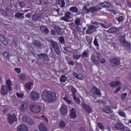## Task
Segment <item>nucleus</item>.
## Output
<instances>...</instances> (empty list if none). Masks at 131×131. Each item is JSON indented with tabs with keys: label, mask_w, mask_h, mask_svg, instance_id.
Segmentation results:
<instances>
[{
	"label": "nucleus",
	"mask_w": 131,
	"mask_h": 131,
	"mask_svg": "<svg viewBox=\"0 0 131 131\" xmlns=\"http://www.w3.org/2000/svg\"><path fill=\"white\" fill-rule=\"evenodd\" d=\"M118 114L121 117H126V115H125V112L123 110L119 111L118 112Z\"/></svg>",
	"instance_id": "39"
},
{
	"label": "nucleus",
	"mask_w": 131,
	"mask_h": 131,
	"mask_svg": "<svg viewBox=\"0 0 131 131\" xmlns=\"http://www.w3.org/2000/svg\"><path fill=\"white\" fill-rule=\"evenodd\" d=\"M97 125L100 129H104V125H103V123L101 122H98L97 123Z\"/></svg>",
	"instance_id": "50"
},
{
	"label": "nucleus",
	"mask_w": 131,
	"mask_h": 131,
	"mask_svg": "<svg viewBox=\"0 0 131 131\" xmlns=\"http://www.w3.org/2000/svg\"><path fill=\"white\" fill-rule=\"evenodd\" d=\"M70 11L73 13H77L78 12V8L75 6L70 7Z\"/></svg>",
	"instance_id": "36"
},
{
	"label": "nucleus",
	"mask_w": 131,
	"mask_h": 131,
	"mask_svg": "<svg viewBox=\"0 0 131 131\" xmlns=\"http://www.w3.org/2000/svg\"><path fill=\"white\" fill-rule=\"evenodd\" d=\"M23 121H26L28 124H29L30 125H31L33 124L34 123V121H33V119L29 118V117L27 116H24L23 117Z\"/></svg>",
	"instance_id": "14"
},
{
	"label": "nucleus",
	"mask_w": 131,
	"mask_h": 131,
	"mask_svg": "<svg viewBox=\"0 0 131 131\" xmlns=\"http://www.w3.org/2000/svg\"><path fill=\"white\" fill-rule=\"evenodd\" d=\"M119 31L118 27H112L107 30V32L109 33H116V32H118Z\"/></svg>",
	"instance_id": "26"
},
{
	"label": "nucleus",
	"mask_w": 131,
	"mask_h": 131,
	"mask_svg": "<svg viewBox=\"0 0 131 131\" xmlns=\"http://www.w3.org/2000/svg\"><path fill=\"white\" fill-rule=\"evenodd\" d=\"M93 43L95 47H99V43L98 42V41H97V38L94 39Z\"/></svg>",
	"instance_id": "55"
},
{
	"label": "nucleus",
	"mask_w": 131,
	"mask_h": 131,
	"mask_svg": "<svg viewBox=\"0 0 131 131\" xmlns=\"http://www.w3.org/2000/svg\"><path fill=\"white\" fill-rule=\"evenodd\" d=\"M111 13H113V14H114V15H116V14H117V13L116 12V10H111Z\"/></svg>",
	"instance_id": "64"
},
{
	"label": "nucleus",
	"mask_w": 131,
	"mask_h": 131,
	"mask_svg": "<svg viewBox=\"0 0 131 131\" xmlns=\"http://www.w3.org/2000/svg\"><path fill=\"white\" fill-rule=\"evenodd\" d=\"M63 100H64V101H65L67 104H72V101L70 100H69V99H68V97H67V96H66V97H64L63 98Z\"/></svg>",
	"instance_id": "43"
},
{
	"label": "nucleus",
	"mask_w": 131,
	"mask_h": 131,
	"mask_svg": "<svg viewBox=\"0 0 131 131\" xmlns=\"http://www.w3.org/2000/svg\"><path fill=\"white\" fill-rule=\"evenodd\" d=\"M58 126L61 129L65 128V127H66V123L65 121L62 120L59 123Z\"/></svg>",
	"instance_id": "32"
},
{
	"label": "nucleus",
	"mask_w": 131,
	"mask_h": 131,
	"mask_svg": "<svg viewBox=\"0 0 131 131\" xmlns=\"http://www.w3.org/2000/svg\"><path fill=\"white\" fill-rule=\"evenodd\" d=\"M8 89L9 91H12V86H13V82L11 79H8L6 81V85H4Z\"/></svg>",
	"instance_id": "17"
},
{
	"label": "nucleus",
	"mask_w": 131,
	"mask_h": 131,
	"mask_svg": "<svg viewBox=\"0 0 131 131\" xmlns=\"http://www.w3.org/2000/svg\"><path fill=\"white\" fill-rule=\"evenodd\" d=\"M56 33H57V34H58V35H60L62 33V30H61V29L58 28L56 30Z\"/></svg>",
	"instance_id": "54"
},
{
	"label": "nucleus",
	"mask_w": 131,
	"mask_h": 131,
	"mask_svg": "<svg viewBox=\"0 0 131 131\" xmlns=\"http://www.w3.org/2000/svg\"><path fill=\"white\" fill-rule=\"evenodd\" d=\"M16 96L17 98H23L24 97V94L23 93H16Z\"/></svg>",
	"instance_id": "52"
},
{
	"label": "nucleus",
	"mask_w": 131,
	"mask_h": 131,
	"mask_svg": "<svg viewBox=\"0 0 131 131\" xmlns=\"http://www.w3.org/2000/svg\"><path fill=\"white\" fill-rule=\"evenodd\" d=\"M117 21L119 22V23H122L123 22V16H120L117 18Z\"/></svg>",
	"instance_id": "47"
},
{
	"label": "nucleus",
	"mask_w": 131,
	"mask_h": 131,
	"mask_svg": "<svg viewBox=\"0 0 131 131\" xmlns=\"http://www.w3.org/2000/svg\"><path fill=\"white\" fill-rule=\"evenodd\" d=\"M61 8H64L65 7V1L64 0L61 1Z\"/></svg>",
	"instance_id": "57"
},
{
	"label": "nucleus",
	"mask_w": 131,
	"mask_h": 131,
	"mask_svg": "<svg viewBox=\"0 0 131 131\" xmlns=\"http://www.w3.org/2000/svg\"><path fill=\"white\" fill-rule=\"evenodd\" d=\"M75 24L77 26L81 25V24H80V18L76 19V20H75Z\"/></svg>",
	"instance_id": "51"
},
{
	"label": "nucleus",
	"mask_w": 131,
	"mask_h": 131,
	"mask_svg": "<svg viewBox=\"0 0 131 131\" xmlns=\"http://www.w3.org/2000/svg\"><path fill=\"white\" fill-rule=\"evenodd\" d=\"M101 7H91L90 8V12L91 13H95L96 12H98L99 11H101Z\"/></svg>",
	"instance_id": "28"
},
{
	"label": "nucleus",
	"mask_w": 131,
	"mask_h": 131,
	"mask_svg": "<svg viewBox=\"0 0 131 131\" xmlns=\"http://www.w3.org/2000/svg\"><path fill=\"white\" fill-rule=\"evenodd\" d=\"M39 129L40 131H48V128L45 126V124L43 123L40 124Z\"/></svg>",
	"instance_id": "30"
},
{
	"label": "nucleus",
	"mask_w": 131,
	"mask_h": 131,
	"mask_svg": "<svg viewBox=\"0 0 131 131\" xmlns=\"http://www.w3.org/2000/svg\"><path fill=\"white\" fill-rule=\"evenodd\" d=\"M23 15H24V13L18 12L15 14V17L16 18H21V17L23 16Z\"/></svg>",
	"instance_id": "49"
},
{
	"label": "nucleus",
	"mask_w": 131,
	"mask_h": 131,
	"mask_svg": "<svg viewBox=\"0 0 131 131\" xmlns=\"http://www.w3.org/2000/svg\"><path fill=\"white\" fill-rule=\"evenodd\" d=\"M61 19L65 22H69V20L71 19V12L67 11L64 13V16L61 17Z\"/></svg>",
	"instance_id": "11"
},
{
	"label": "nucleus",
	"mask_w": 131,
	"mask_h": 131,
	"mask_svg": "<svg viewBox=\"0 0 131 131\" xmlns=\"http://www.w3.org/2000/svg\"><path fill=\"white\" fill-rule=\"evenodd\" d=\"M7 120L9 124H13L15 121H17V116L15 114L10 115L8 117Z\"/></svg>",
	"instance_id": "8"
},
{
	"label": "nucleus",
	"mask_w": 131,
	"mask_h": 131,
	"mask_svg": "<svg viewBox=\"0 0 131 131\" xmlns=\"http://www.w3.org/2000/svg\"><path fill=\"white\" fill-rule=\"evenodd\" d=\"M121 90V86L120 85H119L117 87V88L114 91V93L118 94V93H119V91H120Z\"/></svg>",
	"instance_id": "46"
},
{
	"label": "nucleus",
	"mask_w": 131,
	"mask_h": 131,
	"mask_svg": "<svg viewBox=\"0 0 131 131\" xmlns=\"http://www.w3.org/2000/svg\"><path fill=\"white\" fill-rule=\"evenodd\" d=\"M84 10H85L87 12V13H90V8L89 9L86 6H84Z\"/></svg>",
	"instance_id": "59"
},
{
	"label": "nucleus",
	"mask_w": 131,
	"mask_h": 131,
	"mask_svg": "<svg viewBox=\"0 0 131 131\" xmlns=\"http://www.w3.org/2000/svg\"><path fill=\"white\" fill-rule=\"evenodd\" d=\"M17 131H27L28 130V127L25 125H19L17 128Z\"/></svg>",
	"instance_id": "25"
},
{
	"label": "nucleus",
	"mask_w": 131,
	"mask_h": 131,
	"mask_svg": "<svg viewBox=\"0 0 131 131\" xmlns=\"http://www.w3.org/2000/svg\"><path fill=\"white\" fill-rule=\"evenodd\" d=\"M92 91H94V94H96L97 96H100L101 97L102 96V93H101V90L98 89L95 86H94L92 88Z\"/></svg>",
	"instance_id": "22"
},
{
	"label": "nucleus",
	"mask_w": 131,
	"mask_h": 131,
	"mask_svg": "<svg viewBox=\"0 0 131 131\" xmlns=\"http://www.w3.org/2000/svg\"><path fill=\"white\" fill-rule=\"evenodd\" d=\"M73 76L75 78H76V79H79V80H82V79H83V77L81 74L74 72Z\"/></svg>",
	"instance_id": "27"
},
{
	"label": "nucleus",
	"mask_w": 131,
	"mask_h": 131,
	"mask_svg": "<svg viewBox=\"0 0 131 131\" xmlns=\"http://www.w3.org/2000/svg\"><path fill=\"white\" fill-rule=\"evenodd\" d=\"M97 59L98 60V62L101 64H105L106 63V60L102 57L98 56Z\"/></svg>",
	"instance_id": "38"
},
{
	"label": "nucleus",
	"mask_w": 131,
	"mask_h": 131,
	"mask_svg": "<svg viewBox=\"0 0 131 131\" xmlns=\"http://www.w3.org/2000/svg\"><path fill=\"white\" fill-rule=\"evenodd\" d=\"M110 63L113 67L118 66V65H120V59L118 58H112L110 60Z\"/></svg>",
	"instance_id": "7"
},
{
	"label": "nucleus",
	"mask_w": 131,
	"mask_h": 131,
	"mask_svg": "<svg viewBox=\"0 0 131 131\" xmlns=\"http://www.w3.org/2000/svg\"><path fill=\"white\" fill-rule=\"evenodd\" d=\"M70 116L71 119H75L77 117V115H76V111H75V108H72L70 112Z\"/></svg>",
	"instance_id": "20"
},
{
	"label": "nucleus",
	"mask_w": 131,
	"mask_h": 131,
	"mask_svg": "<svg viewBox=\"0 0 131 131\" xmlns=\"http://www.w3.org/2000/svg\"><path fill=\"white\" fill-rule=\"evenodd\" d=\"M82 106L83 107V109L85 110L86 113H89V114H90V113L92 112V108H91L90 105L86 104L83 103L82 104Z\"/></svg>",
	"instance_id": "23"
},
{
	"label": "nucleus",
	"mask_w": 131,
	"mask_h": 131,
	"mask_svg": "<svg viewBox=\"0 0 131 131\" xmlns=\"http://www.w3.org/2000/svg\"><path fill=\"white\" fill-rule=\"evenodd\" d=\"M0 12L2 13V15L4 16L5 17H8V16H9L8 12H7V11L3 9H1Z\"/></svg>",
	"instance_id": "40"
},
{
	"label": "nucleus",
	"mask_w": 131,
	"mask_h": 131,
	"mask_svg": "<svg viewBox=\"0 0 131 131\" xmlns=\"http://www.w3.org/2000/svg\"><path fill=\"white\" fill-rule=\"evenodd\" d=\"M109 5L110 4L107 2H103L100 4V6L101 7H103V8H109Z\"/></svg>",
	"instance_id": "41"
},
{
	"label": "nucleus",
	"mask_w": 131,
	"mask_h": 131,
	"mask_svg": "<svg viewBox=\"0 0 131 131\" xmlns=\"http://www.w3.org/2000/svg\"><path fill=\"white\" fill-rule=\"evenodd\" d=\"M67 77L64 75L61 76L60 78L59 79V81L60 82H66V80H67Z\"/></svg>",
	"instance_id": "35"
},
{
	"label": "nucleus",
	"mask_w": 131,
	"mask_h": 131,
	"mask_svg": "<svg viewBox=\"0 0 131 131\" xmlns=\"http://www.w3.org/2000/svg\"><path fill=\"white\" fill-rule=\"evenodd\" d=\"M91 60L93 63L95 64V65H99L100 64L99 61H98L97 59H96V56L94 55H91Z\"/></svg>",
	"instance_id": "29"
},
{
	"label": "nucleus",
	"mask_w": 131,
	"mask_h": 131,
	"mask_svg": "<svg viewBox=\"0 0 131 131\" xmlns=\"http://www.w3.org/2000/svg\"><path fill=\"white\" fill-rule=\"evenodd\" d=\"M2 55L4 58H5L6 60L10 59V53L7 52H4L2 53Z\"/></svg>",
	"instance_id": "33"
},
{
	"label": "nucleus",
	"mask_w": 131,
	"mask_h": 131,
	"mask_svg": "<svg viewBox=\"0 0 131 131\" xmlns=\"http://www.w3.org/2000/svg\"><path fill=\"white\" fill-rule=\"evenodd\" d=\"M81 56L82 58H89V53H88L86 51H84V52H82V55H81Z\"/></svg>",
	"instance_id": "44"
},
{
	"label": "nucleus",
	"mask_w": 131,
	"mask_h": 131,
	"mask_svg": "<svg viewBox=\"0 0 131 131\" xmlns=\"http://www.w3.org/2000/svg\"><path fill=\"white\" fill-rule=\"evenodd\" d=\"M121 84L122 83H121V82H120V81L116 80V81L111 82L110 83V86H111V88H116L117 85H121Z\"/></svg>",
	"instance_id": "21"
},
{
	"label": "nucleus",
	"mask_w": 131,
	"mask_h": 131,
	"mask_svg": "<svg viewBox=\"0 0 131 131\" xmlns=\"http://www.w3.org/2000/svg\"><path fill=\"white\" fill-rule=\"evenodd\" d=\"M31 16V15L30 14V13H27L26 15H25L26 18H30Z\"/></svg>",
	"instance_id": "63"
},
{
	"label": "nucleus",
	"mask_w": 131,
	"mask_h": 131,
	"mask_svg": "<svg viewBox=\"0 0 131 131\" xmlns=\"http://www.w3.org/2000/svg\"><path fill=\"white\" fill-rule=\"evenodd\" d=\"M50 42L52 45V48H53L57 55L61 56V50L57 42L54 41V40H50Z\"/></svg>",
	"instance_id": "2"
},
{
	"label": "nucleus",
	"mask_w": 131,
	"mask_h": 131,
	"mask_svg": "<svg viewBox=\"0 0 131 131\" xmlns=\"http://www.w3.org/2000/svg\"><path fill=\"white\" fill-rule=\"evenodd\" d=\"M15 71L17 72V73H21V69L19 68H15L14 69Z\"/></svg>",
	"instance_id": "56"
},
{
	"label": "nucleus",
	"mask_w": 131,
	"mask_h": 131,
	"mask_svg": "<svg viewBox=\"0 0 131 131\" xmlns=\"http://www.w3.org/2000/svg\"><path fill=\"white\" fill-rule=\"evenodd\" d=\"M28 107V103L26 101H23L20 104V106L19 108L20 111L21 112H25V111L27 110V107Z\"/></svg>",
	"instance_id": "13"
},
{
	"label": "nucleus",
	"mask_w": 131,
	"mask_h": 131,
	"mask_svg": "<svg viewBox=\"0 0 131 131\" xmlns=\"http://www.w3.org/2000/svg\"><path fill=\"white\" fill-rule=\"evenodd\" d=\"M93 25L95 27V29H99V30H102V28L106 29L107 26L105 25V24H103V23H99L98 21H94L92 23Z\"/></svg>",
	"instance_id": "6"
},
{
	"label": "nucleus",
	"mask_w": 131,
	"mask_h": 131,
	"mask_svg": "<svg viewBox=\"0 0 131 131\" xmlns=\"http://www.w3.org/2000/svg\"><path fill=\"white\" fill-rule=\"evenodd\" d=\"M68 64H69V65H72V66H74L75 63H74V61H70L68 62Z\"/></svg>",
	"instance_id": "60"
},
{
	"label": "nucleus",
	"mask_w": 131,
	"mask_h": 131,
	"mask_svg": "<svg viewBox=\"0 0 131 131\" xmlns=\"http://www.w3.org/2000/svg\"><path fill=\"white\" fill-rule=\"evenodd\" d=\"M41 110V106L37 104H32L30 107V111L32 113H39Z\"/></svg>",
	"instance_id": "3"
},
{
	"label": "nucleus",
	"mask_w": 131,
	"mask_h": 131,
	"mask_svg": "<svg viewBox=\"0 0 131 131\" xmlns=\"http://www.w3.org/2000/svg\"><path fill=\"white\" fill-rule=\"evenodd\" d=\"M86 41L88 42L89 45H92V42H93V39H86Z\"/></svg>",
	"instance_id": "58"
},
{
	"label": "nucleus",
	"mask_w": 131,
	"mask_h": 131,
	"mask_svg": "<svg viewBox=\"0 0 131 131\" xmlns=\"http://www.w3.org/2000/svg\"><path fill=\"white\" fill-rule=\"evenodd\" d=\"M43 32H45V33H48V32H50V31L49 30V29L46 28L45 29L43 30Z\"/></svg>",
	"instance_id": "61"
},
{
	"label": "nucleus",
	"mask_w": 131,
	"mask_h": 131,
	"mask_svg": "<svg viewBox=\"0 0 131 131\" xmlns=\"http://www.w3.org/2000/svg\"><path fill=\"white\" fill-rule=\"evenodd\" d=\"M115 129L117 130L124 131L125 129L124 126L121 123H117L114 126Z\"/></svg>",
	"instance_id": "16"
},
{
	"label": "nucleus",
	"mask_w": 131,
	"mask_h": 131,
	"mask_svg": "<svg viewBox=\"0 0 131 131\" xmlns=\"http://www.w3.org/2000/svg\"><path fill=\"white\" fill-rule=\"evenodd\" d=\"M18 6L20 7V8H24V7H25V4L24 3V2H20L18 3Z\"/></svg>",
	"instance_id": "53"
},
{
	"label": "nucleus",
	"mask_w": 131,
	"mask_h": 131,
	"mask_svg": "<svg viewBox=\"0 0 131 131\" xmlns=\"http://www.w3.org/2000/svg\"><path fill=\"white\" fill-rule=\"evenodd\" d=\"M51 34L56 35V31H55V30H51Z\"/></svg>",
	"instance_id": "62"
},
{
	"label": "nucleus",
	"mask_w": 131,
	"mask_h": 131,
	"mask_svg": "<svg viewBox=\"0 0 131 131\" xmlns=\"http://www.w3.org/2000/svg\"><path fill=\"white\" fill-rule=\"evenodd\" d=\"M30 97L31 101H38L39 99V93L37 91H32L30 94Z\"/></svg>",
	"instance_id": "4"
},
{
	"label": "nucleus",
	"mask_w": 131,
	"mask_h": 131,
	"mask_svg": "<svg viewBox=\"0 0 131 131\" xmlns=\"http://www.w3.org/2000/svg\"><path fill=\"white\" fill-rule=\"evenodd\" d=\"M94 29H96L95 26L90 25L88 26V29L86 31V34H93L94 33Z\"/></svg>",
	"instance_id": "19"
},
{
	"label": "nucleus",
	"mask_w": 131,
	"mask_h": 131,
	"mask_svg": "<svg viewBox=\"0 0 131 131\" xmlns=\"http://www.w3.org/2000/svg\"><path fill=\"white\" fill-rule=\"evenodd\" d=\"M34 47H36V48H41V43L39 41L36 40L34 42Z\"/></svg>",
	"instance_id": "37"
},
{
	"label": "nucleus",
	"mask_w": 131,
	"mask_h": 131,
	"mask_svg": "<svg viewBox=\"0 0 131 131\" xmlns=\"http://www.w3.org/2000/svg\"><path fill=\"white\" fill-rule=\"evenodd\" d=\"M42 99L45 102L52 104L56 102L57 100V94L53 91L45 90L42 92Z\"/></svg>",
	"instance_id": "1"
},
{
	"label": "nucleus",
	"mask_w": 131,
	"mask_h": 131,
	"mask_svg": "<svg viewBox=\"0 0 131 131\" xmlns=\"http://www.w3.org/2000/svg\"><path fill=\"white\" fill-rule=\"evenodd\" d=\"M60 110L62 115H66L68 112V108H67V106L65 104L61 105Z\"/></svg>",
	"instance_id": "18"
},
{
	"label": "nucleus",
	"mask_w": 131,
	"mask_h": 131,
	"mask_svg": "<svg viewBox=\"0 0 131 131\" xmlns=\"http://www.w3.org/2000/svg\"><path fill=\"white\" fill-rule=\"evenodd\" d=\"M31 86H32V82H31L27 83L25 84V89L26 90H28V91L31 90Z\"/></svg>",
	"instance_id": "34"
},
{
	"label": "nucleus",
	"mask_w": 131,
	"mask_h": 131,
	"mask_svg": "<svg viewBox=\"0 0 131 131\" xmlns=\"http://www.w3.org/2000/svg\"><path fill=\"white\" fill-rule=\"evenodd\" d=\"M71 91L73 94V98L74 100V102H75L76 104H78V105H79V104H80V99H79V98L76 97V92H77V91L74 86H72L71 88Z\"/></svg>",
	"instance_id": "5"
},
{
	"label": "nucleus",
	"mask_w": 131,
	"mask_h": 131,
	"mask_svg": "<svg viewBox=\"0 0 131 131\" xmlns=\"http://www.w3.org/2000/svg\"><path fill=\"white\" fill-rule=\"evenodd\" d=\"M9 93V89L4 85L1 86V94L2 96H6Z\"/></svg>",
	"instance_id": "15"
},
{
	"label": "nucleus",
	"mask_w": 131,
	"mask_h": 131,
	"mask_svg": "<svg viewBox=\"0 0 131 131\" xmlns=\"http://www.w3.org/2000/svg\"><path fill=\"white\" fill-rule=\"evenodd\" d=\"M80 57H81V54H80L75 53L73 54V58L74 60H79Z\"/></svg>",
	"instance_id": "31"
},
{
	"label": "nucleus",
	"mask_w": 131,
	"mask_h": 131,
	"mask_svg": "<svg viewBox=\"0 0 131 131\" xmlns=\"http://www.w3.org/2000/svg\"><path fill=\"white\" fill-rule=\"evenodd\" d=\"M0 41H1L2 43H3V45H4V46H7V45H8V43L7 38L1 34H0Z\"/></svg>",
	"instance_id": "24"
},
{
	"label": "nucleus",
	"mask_w": 131,
	"mask_h": 131,
	"mask_svg": "<svg viewBox=\"0 0 131 131\" xmlns=\"http://www.w3.org/2000/svg\"><path fill=\"white\" fill-rule=\"evenodd\" d=\"M120 41L122 43V45L127 49V50H130L131 49L130 42H129L128 41H126L125 38H124L123 40H120Z\"/></svg>",
	"instance_id": "12"
},
{
	"label": "nucleus",
	"mask_w": 131,
	"mask_h": 131,
	"mask_svg": "<svg viewBox=\"0 0 131 131\" xmlns=\"http://www.w3.org/2000/svg\"><path fill=\"white\" fill-rule=\"evenodd\" d=\"M127 96V93H122L121 94V99L122 101H124L125 100V98H126V96Z\"/></svg>",
	"instance_id": "45"
},
{
	"label": "nucleus",
	"mask_w": 131,
	"mask_h": 131,
	"mask_svg": "<svg viewBox=\"0 0 131 131\" xmlns=\"http://www.w3.org/2000/svg\"><path fill=\"white\" fill-rule=\"evenodd\" d=\"M19 78L20 81H25V79H26V77L25 76V74H23L19 76Z\"/></svg>",
	"instance_id": "42"
},
{
	"label": "nucleus",
	"mask_w": 131,
	"mask_h": 131,
	"mask_svg": "<svg viewBox=\"0 0 131 131\" xmlns=\"http://www.w3.org/2000/svg\"><path fill=\"white\" fill-rule=\"evenodd\" d=\"M103 112L107 114H112L113 113V107L109 105H105L102 108Z\"/></svg>",
	"instance_id": "9"
},
{
	"label": "nucleus",
	"mask_w": 131,
	"mask_h": 131,
	"mask_svg": "<svg viewBox=\"0 0 131 131\" xmlns=\"http://www.w3.org/2000/svg\"><path fill=\"white\" fill-rule=\"evenodd\" d=\"M38 57L40 60H43V62H46V61H50V57L47 54L41 53L40 54H38Z\"/></svg>",
	"instance_id": "10"
},
{
	"label": "nucleus",
	"mask_w": 131,
	"mask_h": 131,
	"mask_svg": "<svg viewBox=\"0 0 131 131\" xmlns=\"http://www.w3.org/2000/svg\"><path fill=\"white\" fill-rule=\"evenodd\" d=\"M59 42L62 43V45H64L65 43V39H64V37L61 36L59 38Z\"/></svg>",
	"instance_id": "48"
}]
</instances>
